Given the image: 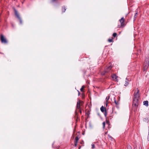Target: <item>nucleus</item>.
Here are the masks:
<instances>
[{"label": "nucleus", "instance_id": "f257e3e1", "mask_svg": "<svg viewBox=\"0 0 149 149\" xmlns=\"http://www.w3.org/2000/svg\"><path fill=\"white\" fill-rule=\"evenodd\" d=\"M112 67V64L110 63L105 68L104 71L101 73L102 75H104L105 73L108 72L111 70Z\"/></svg>", "mask_w": 149, "mask_h": 149}, {"label": "nucleus", "instance_id": "f03ea898", "mask_svg": "<svg viewBox=\"0 0 149 149\" xmlns=\"http://www.w3.org/2000/svg\"><path fill=\"white\" fill-rule=\"evenodd\" d=\"M139 90L138 88L137 89V92L135 93L133 100H138V98L139 97Z\"/></svg>", "mask_w": 149, "mask_h": 149}, {"label": "nucleus", "instance_id": "7ed1b4c3", "mask_svg": "<svg viewBox=\"0 0 149 149\" xmlns=\"http://www.w3.org/2000/svg\"><path fill=\"white\" fill-rule=\"evenodd\" d=\"M0 39L2 43L6 44L8 42V41L4 37V36L2 34L1 35Z\"/></svg>", "mask_w": 149, "mask_h": 149}, {"label": "nucleus", "instance_id": "20e7f679", "mask_svg": "<svg viewBox=\"0 0 149 149\" xmlns=\"http://www.w3.org/2000/svg\"><path fill=\"white\" fill-rule=\"evenodd\" d=\"M14 10H15V14L16 16L17 17V18H18V19H19V21L20 23L21 24H22V20L21 19V18L20 17L18 12L15 9Z\"/></svg>", "mask_w": 149, "mask_h": 149}, {"label": "nucleus", "instance_id": "39448f33", "mask_svg": "<svg viewBox=\"0 0 149 149\" xmlns=\"http://www.w3.org/2000/svg\"><path fill=\"white\" fill-rule=\"evenodd\" d=\"M100 110L102 112L104 113V116L106 117L107 115L106 110L103 106H102L101 107Z\"/></svg>", "mask_w": 149, "mask_h": 149}, {"label": "nucleus", "instance_id": "423d86ee", "mask_svg": "<svg viewBox=\"0 0 149 149\" xmlns=\"http://www.w3.org/2000/svg\"><path fill=\"white\" fill-rule=\"evenodd\" d=\"M119 21L121 23V26L122 27H123L125 26V24L124 23V18L122 17Z\"/></svg>", "mask_w": 149, "mask_h": 149}, {"label": "nucleus", "instance_id": "0eeeda50", "mask_svg": "<svg viewBox=\"0 0 149 149\" xmlns=\"http://www.w3.org/2000/svg\"><path fill=\"white\" fill-rule=\"evenodd\" d=\"M138 100H137L136 101L135 100H133V105H134L135 107H137L138 105Z\"/></svg>", "mask_w": 149, "mask_h": 149}, {"label": "nucleus", "instance_id": "6e6552de", "mask_svg": "<svg viewBox=\"0 0 149 149\" xmlns=\"http://www.w3.org/2000/svg\"><path fill=\"white\" fill-rule=\"evenodd\" d=\"M112 77L113 80L115 81H117V78L118 77L117 76H116V75L115 74H113L112 76Z\"/></svg>", "mask_w": 149, "mask_h": 149}, {"label": "nucleus", "instance_id": "1a4fd4ad", "mask_svg": "<svg viewBox=\"0 0 149 149\" xmlns=\"http://www.w3.org/2000/svg\"><path fill=\"white\" fill-rule=\"evenodd\" d=\"M143 105L147 107L148 106V101H145L143 102Z\"/></svg>", "mask_w": 149, "mask_h": 149}, {"label": "nucleus", "instance_id": "9d476101", "mask_svg": "<svg viewBox=\"0 0 149 149\" xmlns=\"http://www.w3.org/2000/svg\"><path fill=\"white\" fill-rule=\"evenodd\" d=\"M128 81H129V80H128V79L127 78H126L125 81V83L124 85L125 86H127L129 84V83L128 82Z\"/></svg>", "mask_w": 149, "mask_h": 149}, {"label": "nucleus", "instance_id": "9b49d317", "mask_svg": "<svg viewBox=\"0 0 149 149\" xmlns=\"http://www.w3.org/2000/svg\"><path fill=\"white\" fill-rule=\"evenodd\" d=\"M66 8L65 6H63L62 8V11L63 12H65L66 10Z\"/></svg>", "mask_w": 149, "mask_h": 149}, {"label": "nucleus", "instance_id": "f8f14e48", "mask_svg": "<svg viewBox=\"0 0 149 149\" xmlns=\"http://www.w3.org/2000/svg\"><path fill=\"white\" fill-rule=\"evenodd\" d=\"M114 102L116 105H118L119 104V102L118 101H117L115 100V97L114 98Z\"/></svg>", "mask_w": 149, "mask_h": 149}, {"label": "nucleus", "instance_id": "ddd939ff", "mask_svg": "<svg viewBox=\"0 0 149 149\" xmlns=\"http://www.w3.org/2000/svg\"><path fill=\"white\" fill-rule=\"evenodd\" d=\"M79 140V138L77 136H76L75 138V142L76 143H77V142Z\"/></svg>", "mask_w": 149, "mask_h": 149}, {"label": "nucleus", "instance_id": "4468645a", "mask_svg": "<svg viewBox=\"0 0 149 149\" xmlns=\"http://www.w3.org/2000/svg\"><path fill=\"white\" fill-rule=\"evenodd\" d=\"M137 15H138L137 13H135V14L134 16V20H135V18H136Z\"/></svg>", "mask_w": 149, "mask_h": 149}, {"label": "nucleus", "instance_id": "2eb2a0df", "mask_svg": "<svg viewBox=\"0 0 149 149\" xmlns=\"http://www.w3.org/2000/svg\"><path fill=\"white\" fill-rule=\"evenodd\" d=\"M117 35V34L116 33H114L113 34V37H115Z\"/></svg>", "mask_w": 149, "mask_h": 149}, {"label": "nucleus", "instance_id": "dca6fc26", "mask_svg": "<svg viewBox=\"0 0 149 149\" xmlns=\"http://www.w3.org/2000/svg\"><path fill=\"white\" fill-rule=\"evenodd\" d=\"M108 41L109 42H112L113 41V40L112 39H108Z\"/></svg>", "mask_w": 149, "mask_h": 149}, {"label": "nucleus", "instance_id": "f3484780", "mask_svg": "<svg viewBox=\"0 0 149 149\" xmlns=\"http://www.w3.org/2000/svg\"><path fill=\"white\" fill-rule=\"evenodd\" d=\"M91 146H92V149H94L95 148V146L94 144H93V143L92 144Z\"/></svg>", "mask_w": 149, "mask_h": 149}, {"label": "nucleus", "instance_id": "a211bd4d", "mask_svg": "<svg viewBox=\"0 0 149 149\" xmlns=\"http://www.w3.org/2000/svg\"><path fill=\"white\" fill-rule=\"evenodd\" d=\"M84 87V86H82L81 88L80 89V91H81V92H83V91Z\"/></svg>", "mask_w": 149, "mask_h": 149}, {"label": "nucleus", "instance_id": "6ab92c4d", "mask_svg": "<svg viewBox=\"0 0 149 149\" xmlns=\"http://www.w3.org/2000/svg\"><path fill=\"white\" fill-rule=\"evenodd\" d=\"M102 125H103V128L104 129V128H105V123L104 122L102 123Z\"/></svg>", "mask_w": 149, "mask_h": 149}, {"label": "nucleus", "instance_id": "aec40b11", "mask_svg": "<svg viewBox=\"0 0 149 149\" xmlns=\"http://www.w3.org/2000/svg\"><path fill=\"white\" fill-rule=\"evenodd\" d=\"M109 96H108V97H107L106 98V101H107V102H108V101L109 100Z\"/></svg>", "mask_w": 149, "mask_h": 149}, {"label": "nucleus", "instance_id": "412c9836", "mask_svg": "<svg viewBox=\"0 0 149 149\" xmlns=\"http://www.w3.org/2000/svg\"><path fill=\"white\" fill-rule=\"evenodd\" d=\"M80 100H79L77 102V105H80Z\"/></svg>", "mask_w": 149, "mask_h": 149}, {"label": "nucleus", "instance_id": "4be33fe9", "mask_svg": "<svg viewBox=\"0 0 149 149\" xmlns=\"http://www.w3.org/2000/svg\"><path fill=\"white\" fill-rule=\"evenodd\" d=\"M77 108L79 109L80 108V105H77Z\"/></svg>", "mask_w": 149, "mask_h": 149}, {"label": "nucleus", "instance_id": "5701e85b", "mask_svg": "<svg viewBox=\"0 0 149 149\" xmlns=\"http://www.w3.org/2000/svg\"><path fill=\"white\" fill-rule=\"evenodd\" d=\"M56 0H51V2L52 3H53L55 2Z\"/></svg>", "mask_w": 149, "mask_h": 149}, {"label": "nucleus", "instance_id": "b1692460", "mask_svg": "<svg viewBox=\"0 0 149 149\" xmlns=\"http://www.w3.org/2000/svg\"><path fill=\"white\" fill-rule=\"evenodd\" d=\"M108 105V102H107V101H106V107H107Z\"/></svg>", "mask_w": 149, "mask_h": 149}, {"label": "nucleus", "instance_id": "393cba45", "mask_svg": "<svg viewBox=\"0 0 149 149\" xmlns=\"http://www.w3.org/2000/svg\"><path fill=\"white\" fill-rule=\"evenodd\" d=\"M75 146H77V143H76V142H75Z\"/></svg>", "mask_w": 149, "mask_h": 149}, {"label": "nucleus", "instance_id": "a878e982", "mask_svg": "<svg viewBox=\"0 0 149 149\" xmlns=\"http://www.w3.org/2000/svg\"><path fill=\"white\" fill-rule=\"evenodd\" d=\"M106 123L107 124H109V121H106Z\"/></svg>", "mask_w": 149, "mask_h": 149}, {"label": "nucleus", "instance_id": "bb28decb", "mask_svg": "<svg viewBox=\"0 0 149 149\" xmlns=\"http://www.w3.org/2000/svg\"><path fill=\"white\" fill-rule=\"evenodd\" d=\"M148 140L149 141V135H148Z\"/></svg>", "mask_w": 149, "mask_h": 149}, {"label": "nucleus", "instance_id": "cd10ccee", "mask_svg": "<svg viewBox=\"0 0 149 149\" xmlns=\"http://www.w3.org/2000/svg\"><path fill=\"white\" fill-rule=\"evenodd\" d=\"M78 93H79V94H80L79 92V91H78Z\"/></svg>", "mask_w": 149, "mask_h": 149}]
</instances>
